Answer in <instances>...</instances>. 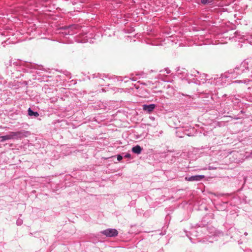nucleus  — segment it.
Instances as JSON below:
<instances>
[{"label": "nucleus", "mask_w": 252, "mask_h": 252, "mask_svg": "<svg viewBox=\"0 0 252 252\" xmlns=\"http://www.w3.org/2000/svg\"><path fill=\"white\" fill-rule=\"evenodd\" d=\"M22 133L20 131L18 132H10L8 134L1 136V142H3L4 141L14 139L16 137L17 138H21L22 137Z\"/></svg>", "instance_id": "nucleus-1"}, {"label": "nucleus", "mask_w": 252, "mask_h": 252, "mask_svg": "<svg viewBox=\"0 0 252 252\" xmlns=\"http://www.w3.org/2000/svg\"><path fill=\"white\" fill-rule=\"evenodd\" d=\"M103 234L108 237H113L118 235V231L115 229H108L103 231Z\"/></svg>", "instance_id": "nucleus-2"}, {"label": "nucleus", "mask_w": 252, "mask_h": 252, "mask_svg": "<svg viewBox=\"0 0 252 252\" xmlns=\"http://www.w3.org/2000/svg\"><path fill=\"white\" fill-rule=\"evenodd\" d=\"M143 109L145 111H146L147 112L150 113H151L155 108L156 105L154 104H151L150 105H146L144 104L142 106Z\"/></svg>", "instance_id": "nucleus-3"}, {"label": "nucleus", "mask_w": 252, "mask_h": 252, "mask_svg": "<svg viewBox=\"0 0 252 252\" xmlns=\"http://www.w3.org/2000/svg\"><path fill=\"white\" fill-rule=\"evenodd\" d=\"M204 178V175H195L191 177H186L185 180L188 181H200Z\"/></svg>", "instance_id": "nucleus-4"}, {"label": "nucleus", "mask_w": 252, "mask_h": 252, "mask_svg": "<svg viewBox=\"0 0 252 252\" xmlns=\"http://www.w3.org/2000/svg\"><path fill=\"white\" fill-rule=\"evenodd\" d=\"M141 151L142 149L139 145H137L132 148V151L135 154H139L141 153Z\"/></svg>", "instance_id": "nucleus-5"}, {"label": "nucleus", "mask_w": 252, "mask_h": 252, "mask_svg": "<svg viewBox=\"0 0 252 252\" xmlns=\"http://www.w3.org/2000/svg\"><path fill=\"white\" fill-rule=\"evenodd\" d=\"M28 114L30 116H34L37 117L39 116V114L37 112H33L31 108H29L28 109Z\"/></svg>", "instance_id": "nucleus-6"}, {"label": "nucleus", "mask_w": 252, "mask_h": 252, "mask_svg": "<svg viewBox=\"0 0 252 252\" xmlns=\"http://www.w3.org/2000/svg\"><path fill=\"white\" fill-rule=\"evenodd\" d=\"M201 2L202 4H205L209 2V0H201Z\"/></svg>", "instance_id": "nucleus-7"}, {"label": "nucleus", "mask_w": 252, "mask_h": 252, "mask_svg": "<svg viewBox=\"0 0 252 252\" xmlns=\"http://www.w3.org/2000/svg\"><path fill=\"white\" fill-rule=\"evenodd\" d=\"M123 158V157L122 156H121V155H118V157H117V159L119 161H120Z\"/></svg>", "instance_id": "nucleus-8"}]
</instances>
